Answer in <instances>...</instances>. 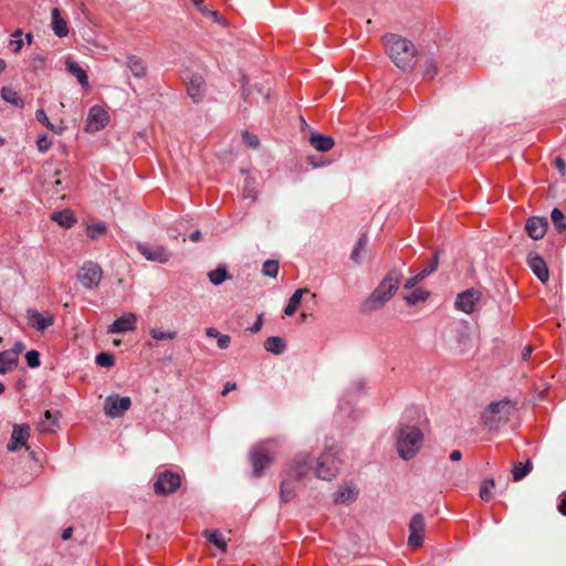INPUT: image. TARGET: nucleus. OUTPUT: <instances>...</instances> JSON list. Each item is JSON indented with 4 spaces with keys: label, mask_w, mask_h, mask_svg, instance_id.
I'll use <instances>...</instances> for the list:
<instances>
[{
    "label": "nucleus",
    "mask_w": 566,
    "mask_h": 566,
    "mask_svg": "<svg viewBox=\"0 0 566 566\" xmlns=\"http://www.w3.org/2000/svg\"><path fill=\"white\" fill-rule=\"evenodd\" d=\"M312 469V461L308 454H297L284 469L282 473L280 499L289 503L296 496L295 483L305 478Z\"/></svg>",
    "instance_id": "1"
},
{
    "label": "nucleus",
    "mask_w": 566,
    "mask_h": 566,
    "mask_svg": "<svg viewBox=\"0 0 566 566\" xmlns=\"http://www.w3.org/2000/svg\"><path fill=\"white\" fill-rule=\"evenodd\" d=\"M382 41L397 67L403 71L412 70L416 64L417 50L411 41L394 33L386 34Z\"/></svg>",
    "instance_id": "2"
},
{
    "label": "nucleus",
    "mask_w": 566,
    "mask_h": 566,
    "mask_svg": "<svg viewBox=\"0 0 566 566\" xmlns=\"http://www.w3.org/2000/svg\"><path fill=\"white\" fill-rule=\"evenodd\" d=\"M423 434L416 426H402L396 433V449L399 457L410 460L416 457L422 447Z\"/></svg>",
    "instance_id": "3"
},
{
    "label": "nucleus",
    "mask_w": 566,
    "mask_h": 566,
    "mask_svg": "<svg viewBox=\"0 0 566 566\" xmlns=\"http://www.w3.org/2000/svg\"><path fill=\"white\" fill-rule=\"evenodd\" d=\"M401 276L402 275L399 271H391L365 302V310L376 311L389 301V298L397 292Z\"/></svg>",
    "instance_id": "4"
},
{
    "label": "nucleus",
    "mask_w": 566,
    "mask_h": 566,
    "mask_svg": "<svg viewBox=\"0 0 566 566\" xmlns=\"http://www.w3.org/2000/svg\"><path fill=\"white\" fill-rule=\"evenodd\" d=\"M515 409V405L510 399L492 401L483 410L481 419L485 427L491 430L497 429L506 423Z\"/></svg>",
    "instance_id": "5"
},
{
    "label": "nucleus",
    "mask_w": 566,
    "mask_h": 566,
    "mask_svg": "<svg viewBox=\"0 0 566 566\" xmlns=\"http://www.w3.org/2000/svg\"><path fill=\"white\" fill-rule=\"evenodd\" d=\"M276 440L270 439L260 442L250 451L253 476H262L264 469L272 464Z\"/></svg>",
    "instance_id": "6"
},
{
    "label": "nucleus",
    "mask_w": 566,
    "mask_h": 566,
    "mask_svg": "<svg viewBox=\"0 0 566 566\" xmlns=\"http://www.w3.org/2000/svg\"><path fill=\"white\" fill-rule=\"evenodd\" d=\"M342 461L337 452L333 449H327L317 459L314 470L316 478L325 481L334 479L340 469Z\"/></svg>",
    "instance_id": "7"
},
{
    "label": "nucleus",
    "mask_w": 566,
    "mask_h": 566,
    "mask_svg": "<svg viewBox=\"0 0 566 566\" xmlns=\"http://www.w3.org/2000/svg\"><path fill=\"white\" fill-rule=\"evenodd\" d=\"M103 276L102 268L93 262L87 261L78 269L76 279L80 284L86 290H94L98 287Z\"/></svg>",
    "instance_id": "8"
},
{
    "label": "nucleus",
    "mask_w": 566,
    "mask_h": 566,
    "mask_svg": "<svg viewBox=\"0 0 566 566\" xmlns=\"http://www.w3.org/2000/svg\"><path fill=\"white\" fill-rule=\"evenodd\" d=\"M181 484V479L178 473L171 471H163L158 474L154 484L155 493L158 495H167L176 492Z\"/></svg>",
    "instance_id": "9"
},
{
    "label": "nucleus",
    "mask_w": 566,
    "mask_h": 566,
    "mask_svg": "<svg viewBox=\"0 0 566 566\" xmlns=\"http://www.w3.org/2000/svg\"><path fill=\"white\" fill-rule=\"evenodd\" d=\"M137 251L148 261L165 264L171 258V252L163 245L138 242Z\"/></svg>",
    "instance_id": "10"
},
{
    "label": "nucleus",
    "mask_w": 566,
    "mask_h": 566,
    "mask_svg": "<svg viewBox=\"0 0 566 566\" xmlns=\"http://www.w3.org/2000/svg\"><path fill=\"white\" fill-rule=\"evenodd\" d=\"M132 400L129 397H120L118 395H109L104 400V412L109 418H119L130 408Z\"/></svg>",
    "instance_id": "11"
},
{
    "label": "nucleus",
    "mask_w": 566,
    "mask_h": 566,
    "mask_svg": "<svg viewBox=\"0 0 566 566\" xmlns=\"http://www.w3.org/2000/svg\"><path fill=\"white\" fill-rule=\"evenodd\" d=\"M424 527L426 523L423 515L421 513L415 514L409 522L408 545L411 548L417 549L422 545Z\"/></svg>",
    "instance_id": "12"
},
{
    "label": "nucleus",
    "mask_w": 566,
    "mask_h": 566,
    "mask_svg": "<svg viewBox=\"0 0 566 566\" xmlns=\"http://www.w3.org/2000/svg\"><path fill=\"white\" fill-rule=\"evenodd\" d=\"M108 120L109 116L107 111L99 105H94L88 112L85 130L87 133H96L103 129L107 125Z\"/></svg>",
    "instance_id": "13"
},
{
    "label": "nucleus",
    "mask_w": 566,
    "mask_h": 566,
    "mask_svg": "<svg viewBox=\"0 0 566 566\" xmlns=\"http://www.w3.org/2000/svg\"><path fill=\"white\" fill-rule=\"evenodd\" d=\"M480 297L481 293L478 290H465L464 292L458 294L454 302V307L460 312L471 314L474 311Z\"/></svg>",
    "instance_id": "14"
},
{
    "label": "nucleus",
    "mask_w": 566,
    "mask_h": 566,
    "mask_svg": "<svg viewBox=\"0 0 566 566\" xmlns=\"http://www.w3.org/2000/svg\"><path fill=\"white\" fill-rule=\"evenodd\" d=\"M54 315L50 312H39L35 308L27 311V319L32 328L38 332H44L54 324Z\"/></svg>",
    "instance_id": "15"
},
{
    "label": "nucleus",
    "mask_w": 566,
    "mask_h": 566,
    "mask_svg": "<svg viewBox=\"0 0 566 566\" xmlns=\"http://www.w3.org/2000/svg\"><path fill=\"white\" fill-rule=\"evenodd\" d=\"M137 324V316L132 313L127 312L123 314L120 317L115 319L107 328L108 334H117V333H125V332H133L136 329Z\"/></svg>",
    "instance_id": "16"
},
{
    "label": "nucleus",
    "mask_w": 566,
    "mask_h": 566,
    "mask_svg": "<svg viewBox=\"0 0 566 566\" xmlns=\"http://www.w3.org/2000/svg\"><path fill=\"white\" fill-rule=\"evenodd\" d=\"M188 96L195 102L199 103L206 95V81L199 74H192L187 83Z\"/></svg>",
    "instance_id": "17"
},
{
    "label": "nucleus",
    "mask_w": 566,
    "mask_h": 566,
    "mask_svg": "<svg viewBox=\"0 0 566 566\" xmlns=\"http://www.w3.org/2000/svg\"><path fill=\"white\" fill-rule=\"evenodd\" d=\"M29 437H30V426L29 424H14L10 441L7 446L8 450L11 452H14L18 449H20L21 447H24Z\"/></svg>",
    "instance_id": "18"
},
{
    "label": "nucleus",
    "mask_w": 566,
    "mask_h": 566,
    "mask_svg": "<svg viewBox=\"0 0 566 566\" xmlns=\"http://www.w3.org/2000/svg\"><path fill=\"white\" fill-rule=\"evenodd\" d=\"M548 222L543 217H530L525 223V230L533 240L542 239L547 231Z\"/></svg>",
    "instance_id": "19"
},
{
    "label": "nucleus",
    "mask_w": 566,
    "mask_h": 566,
    "mask_svg": "<svg viewBox=\"0 0 566 566\" xmlns=\"http://www.w3.org/2000/svg\"><path fill=\"white\" fill-rule=\"evenodd\" d=\"M527 264L541 282L545 283L548 281L549 272L542 256L533 253L528 254Z\"/></svg>",
    "instance_id": "20"
},
{
    "label": "nucleus",
    "mask_w": 566,
    "mask_h": 566,
    "mask_svg": "<svg viewBox=\"0 0 566 566\" xmlns=\"http://www.w3.org/2000/svg\"><path fill=\"white\" fill-rule=\"evenodd\" d=\"M358 496V489L353 483H346L335 492L334 502L337 504L348 505L356 501Z\"/></svg>",
    "instance_id": "21"
},
{
    "label": "nucleus",
    "mask_w": 566,
    "mask_h": 566,
    "mask_svg": "<svg viewBox=\"0 0 566 566\" xmlns=\"http://www.w3.org/2000/svg\"><path fill=\"white\" fill-rule=\"evenodd\" d=\"M242 90L244 99L251 104L259 103L260 99H262V102H266L268 99V90H263V87H259L258 85L248 86L243 84Z\"/></svg>",
    "instance_id": "22"
},
{
    "label": "nucleus",
    "mask_w": 566,
    "mask_h": 566,
    "mask_svg": "<svg viewBox=\"0 0 566 566\" xmlns=\"http://www.w3.org/2000/svg\"><path fill=\"white\" fill-rule=\"evenodd\" d=\"M52 15V30L59 38H64L69 34L66 21L61 17L60 10L54 8L51 12Z\"/></svg>",
    "instance_id": "23"
},
{
    "label": "nucleus",
    "mask_w": 566,
    "mask_h": 566,
    "mask_svg": "<svg viewBox=\"0 0 566 566\" xmlns=\"http://www.w3.org/2000/svg\"><path fill=\"white\" fill-rule=\"evenodd\" d=\"M65 66L69 73L74 75L77 82L84 87H88V76L84 69H82L76 62L67 60Z\"/></svg>",
    "instance_id": "24"
},
{
    "label": "nucleus",
    "mask_w": 566,
    "mask_h": 566,
    "mask_svg": "<svg viewBox=\"0 0 566 566\" xmlns=\"http://www.w3.org/2000/svg\"><path fill=\"white\" fill-rule=\"evenodd\" d=\"M310 143L318 151H328L334 146V140L332 137L321 134H312L310 137Z\"/></svg>",
    "instance_id": "25"
},
{
    "label": "nucleus",
    "mask_w": 566,
    "mask_h": 566,
    "mask_svg": "<svg viewBox=\"0 0 566 566\" xmlns=\"http://www.w3.org/2000/svg\"><path fill=\"white\" fill-rule=\"evenodd\" d=\"M308 293H310L308 289L296 290L290 297V300L284 308V314L287 316L293 315L296 312L298 305L301 304L303 295L308 294Z\"/></svg>",
    "instance_id": "26"
},
{
    "label": "nucleus",
    "mask_w": 566,
    "mask_h": 566,
    "mask_svg": "<svg viewBox=\"0 0 566 566\" xmlns=\"http://www.w3.org/2000/svg\"><path fill=\"white\" fill-rule=\"evenodd\" d=\"M51 219L63 228H71L75 224L76 218L70 210H63L52 213Z\"/></svg>",
    "instance_id": "27"
},
{
    "label": "nucleus",
    "mask_w": 566,
    "mask_h": 566,
    "mask_svg": "<svg viewBox=\"0 0 566 566\" xmlns=\"http://www.w3.org/2000/svg\"><path fill=\"white\" fill-rule=\"evenodd\" d=\"M264 348L271 354L281 355L285 350L286 345L283 338L279 336H271L265 339Z\"/></svg>",
    "instance_id": "28"
},
{
    "label": "nucleus",
    "mask_w": 566,
    "mask_h": 566,
    "mask_svg": "<svg viewBox=\"0 0 566 566\" xmlns=\"http://www.w3.org/2000/svg\"><path fill=\"white\" fill-rule=\"evenodd\" d=\"M57 427V419L52 415L50 410L44 412V418L40 420L36 428L40 432H53Z\"/></svg>",
    "instance_id": "29"
},
{
    "label": "nucleus",
    "mask_w": 566,
    "mask_h": 566,
    "mask_svg": "<svg viewBox=\"0 0 566 566\" xmlns=\"http://www.w3.org/2000/svg\"><path fill=\"white\" fill-rule=\"evenodd\" d=\"M126 66L129 69V71L133 73L135 77H143L146 74V66L144 62L135 55H130L127 57Z\"/></svg>",
    "instance_id": "30"
},
{
    "label": "nucleus",
    "mask_w": 566,
    "mask_h": 566,
    "mask_svg": "<svg viewBox=\"0 0 566 566\" xmlns=\"http://www.w3.org/2000/svg\"><path fill=\"white\" fill-rule=\"evenodd\" d=\"M17 366L15 354L11 352L0 353V375L12 370Z\"/></svg>",
    "instance_id": "31"
},
{
    "label": "nucleus",
    "mask_w": 566,
    "mask_h": 566,
    "mask_svg": "<svg viewBox=\"0 0 566 566\" xmlns=\"http://www.w3.org/2000/svg\"><path fill=\"white\" fill-rule=\"evenodd\" d=\"M1 97L7 102L10 103L19 108H22L24 106L23 99L20 97L19 93L11 88V87H2L1 90Z\"/></svg>",
    "instance_id": "32"
},
{
    "label": "nucleus",
    "mask_w": 566,
    "mask_h": 566,
    "mask_svg": "<svg viewBox=\"0 0 566 566\" xmlns=\"http://www.w3.org/2000/svg\"><path fill=\"white\" fill-rule=\"evenodd\" d=\"M206 538L212 543L216 547H218L222 553L227 551V542L222 535V533L218 530L205 531Z\"/></svg>",
    "instance_id": "33"
},
{
    "label": "nucleus",
    "mask_w": 566,
    "mask_h": 566,
    "mask_svg": "<svg viewBox=\"0 0 566 566\" xmlns=\"http://www.w3.org/2000/svg\"><path fill=\"white\" fill-rule=\"evenodd\" d=\"M533 468L532 461L527 460L524 464L518 462L515 463L512 470L513 480L521 481L524 476H526Z\"/></svg>",
    "instance_id": "34"
},
{
    "label": "nucleus",
    "mask_w": 566,
    "mask_h": 566,
    "mask_svg": "<svg viewBox=\"0 0 566 566\" xmlns=\"http://www.w3.org/2000/svg\"><path fill=\"white\" fill-rule=\"evenodd\" d=\"M429 293L421 289H416L412 292L405 294L403 300L408 305H416L419 302H423L428 298Z\"/></svg>",
    "instance_id": "35"
},
{
    "label": "nucleus",
    "mask_w": 566,
    "mask_h": 566,
    "mask_svg": "<svg viewBox=\"0 0 566 566\" xmlns=\"http://www.w3.org/2000/svg\"><path fill=\"white\" fill-rule=\"evenodd\" d=\"M552 221L558 233H563L566 230L565 216L562 210L554 208L551 213Z\"/></svg>",
    "instance_id": "36"
},
{
    "label": "nucleus",
    "mask_w": 566,
    "mask_h": 566,
    "mask_svg": "<svg viewBox=\"0 0 566 566\" xmlns=\"http://www.w3.org/2000/svg\"><path fill=\"white\" fill-rule=\"evenodd\" d=\"M149 334L155 340H172L177 337L175 331H163L160 328H150Z\"/></svg>",
    "instance_id": "37"
},
{
    "label": "nucleus",
    "mask_w": 566,
    "mask_h": 566,
    "mask_svg": "<svg viewBox=\"0 0 566 566\" xmlns=\"http://www.w3.org/2000/svg\"><path fill=\"white\" fill-rule=\"evenodd\" d=\"M208 277L213 285H219L227 280V270L224 266H219L216 270L210 271L208 273Z\"/></svg>",
    "instance_id": "38"
},
{
    "label": "nucleus",
    "mask_w": 566,
    "mask_h": 566,
    "mask_svg": "<svg viewBox=\"0 0 566 566\" xmlns=\"http://www.w3.org/2000/svg\"><path fill=\"white\" fill-rule=\"evenodd\" d=\"M29 66L31 71H44L46 67V59L42 54H33L29 59Z\"/></svg>",
    "instance_id": "39"
},
{
    "label": "nucleus",
    "mask_w": 566,
    "mask_h": 566,
    "mask_svg": "<svg viewBox=\"0 0 566 566\" xmlns=\"http://www.w3.org/2000/svg\"><path fill=\"white\" fill-rule=\"evenodd\" d=\"M368 243V238L366 234H361L360 238L358 239L357 243L355 244L353 251H352V254H350V259L358 263L360 261V253L361 251L365 249V247L367 245Z\"/></svg>",
    "instance_id": "40"
},
{
    "label": "nucleus",
    "mask_w": 566,
    "mask_h": 566,
    "mask_svg": "<svg viewBox=\"0 0 566 566\" xmlns=\"http://www.w3.org/2000/svg\"><path fill=\"white\" fill-rule=\"evenodd\" d=\"M495 486L493 479H486L483 481L480 488V497L481 500L488 502L492 499V491Z\"/></svg>",
    "instance_id": "41"
},
{
    "label": "nucleus",
    "mask_w": 566,
    "mask_h": 566,
    "mask_svg": "<svg viewBox=\"0 0 566 566\" xmlns=\"http://www.w3.org/2000/svg\"><path fill=\"white\" fill-rule=\"evenodd\" d=\"M106 231V226L104 222H95L87 227L86 234L88 238L95 240L99 238L102 234H104Z\"/></svg>",
    "instance_id": "42"
},
{
    "label": "nucleus",
    "mask_w": 566,
    "mask_h": 566,
    "mask_svg": "<svg viewBox=\"0 0 566 566\" xmlns=\"http://www.w3.org/2000/svg\"><path fill=\"white\" fill-rule=\"evenodd\" d=\"M262 273L270 277H276L279 273V262L275 260H268L262 265Z\"/></svg>",
    "instance_id": "43"
},
{
    "label": "nucleus",
    "mask_w": 566,
    "mask_h": 566,
    "mask_svg": "<svg viewBox=\"0 0 566 566\" xmlns=\"http://www.w3.org/2000/svg\"><path fill=\"white\" fill-rule=\"evenodd\" d=\"M438 264H439V258H438V254H433V256L431 258V260L429 261L428 265L424 266L419 273H420V277H423L426 279L428 275H430L431 273H433L437 268H438Z\"/></svg>",
    "instance_id": "44"
},
{
    "label": "nucleus",
    "mask_w": 566,
    "mask_h": 566,
    "mask_svg": "<svg viewBox=\"0 0 566 566\" xmlns=\"http://www.w3.org/2000/svg\"><path fill=\"white\" fill-rule=\"evenodd\" d=\"M95 363L101 367L109 368L114 365L115 360L111 354L99 353L95 357Z\"/></svg>",
    "instance_id": "45"
},
{
    "label": "nucleus",
    "mask_w": 566,
    "mask_h": 566,
    "mask_svg": "<svg viewBox=\"0 0 566 566\" xmlns=\"http://www.w3.org/2000/svg\"><path fill=\"white\" fill-rule=\"evenodd\" d=\"M25 360L29 367L36 368L40 366V354L38 350H29L25 354Z\"/></svg>",
    "instance_id": "46"
},
{
    "label": "nucleus",
    "mask_w": 566,
    "mask_h": 566,
    "mask_svg": "<svg viewBox=\"0 0 566 566\" xmlns=\"http://www.w3.org/2000/svg\"><path fill=\"white\" fill-rule=\"evenodd\" d=\"M35 118L39 123L43 124L48 129L55 130V125L52 124L43 109L35 112Z\"/></svg>",
    "instance_id": "47"
},
{
    "label": "nucleus",
    "mask_w": 566,
    "mask_h": 566,
    "mask_svg": "<svg viewBox=\"0 0 566 566\" xmlns=\"http://www.w3.org/2000/svg\"><path fill=\"white\" fill-rule=\"evenodd\" d=\"M36 146H38L39 151L45 153L52 146V142L46 135H42L38 138Z\"/></svg>",
    "instance_id": "48"
},
{
    "label": "nucleus",
    "mask_w": 566,
    "mask_h": 566,
    "mask_svg": "<svg viewBox=\"0 0 566 566\" xmlns=\"http://www.w3.org/2000/svg\"><path fill=\"white\" fill-rule=\"evenodd\" d=\"M437 74V65L433 60H427L424 63L423 75L427 77H433Z\"/></svg>",
    "instance_id": "49"
},
{
    "label": "nucleus",
    "mask_w": 566,
    "mask_h": 566,
    "mask_svg": "<svg viewBox=\"0 0 566 566\" xmlns=\"http://www.w3.org/2000/svg\"><path fill=\"white\" fill-rule=\"evenodd\" d=\"M243 140L249 147L255 148L259 146V138L253 134L244 133Z\"/></svg>",
    "instance_id": "50"
},
{
    "label": "nucleus",
    "mask_w": 566,
    "mask_h": 566,
    "mask_svg": "<svg viewBox=\"0 0 566 566\" xmlns=\"http://www.w3.org/2000/svg\"><path fill=\"white\" fill-rule=\"evenodd\" d=\"M231 344V337L229 335H222L217 338V345L220 349H227Z\"/></svg>",
    "instance_id": "51"
},
{
    "label": "nucleus",
    "mask_w": 566,
    "mask_h": 566,
    "mask_svg": "<svg viewBox=\"0 0 566 566\" xmlns=\"http://www.w3.org/2000/svg\"><path fill=\"white\" fill-rule=\"evenodd\" d=\"M422 280H423V277H420V273H418L417 275H415V276L410 277L409 280H407V282L405 283V289L406 290H411Z\"/></svg>",
    "instance_id": "52"
},
{
    "label": "nucleus",
    "mask_w": 566,
    "mask_h": 566,
    "mask_svg": "<svg viewBox=\"0 0 566 566\" xmlns=\"http://www.w3.org/2000/svg\"><path fill=\"white\" fill-rule=\"evenodd\" d=\"M24 349V344L22 342H17L12 349H10L9 352L11 353H14L15 354V360L18 361V355Z\"/></svg>",
    "instance_id": "53"
},
{
    "label": "nucleus",
    "mask_w": 566,
    "mask_h": 566,
    "mask_svg": "<svg viewBox=\"0 0 566 566\" xmlns=\"http://www.w3.org/2000/svg\"><path fill=\"white\" fill-rule=\"evenodd\" d=\"M555 166L560 171L562 175H565L566 163L564 159H562L560 157L556 158Z\"/></svg>",
    "instance_id": "54"
},
{
    "label": "nucleus",
    "mask_w": 566,
    "mask_h": 566,
    "mask_svg": "<svg viewBox=\"0 0 566 566\" xmlns=\"http://www.w3.org/2000/svg\"><path fill=\"white\" fill-rule=\"evenodd\" d=\"M10 45L13 46L14 52H19L23 46L22 39H13L10 41Z\"/></svg>",
    "instance_id": "55"
},
{
    "label": "nucleus",
    "mask_w": 566,
    "mask_h": 566,
    "mask_svg": "<svg viewBox=\"0 0 566 566\" xmlns=\"http://www.w3.org/2000/svg\"><path fill=\"white\" fill-rule=\"evenodd\" d=\"M206 335L210 338H218L220 336V333L214 327H208L206 328Z\"/></svg>",
    "instance_id": "56"
},
{
    "label": "nucleus",
    "mask_w": 566,
    "mask_h": 566,
    "mask_svg": "<svg viewBox=\"0 0 566 566\" xmlns=\"http://www.w3.org/2000/svg\"><path fill=\"white\" fill-rule=\"evenodd\" d=\"M237 388V385L234 382H227L223 387L222 395L226 396L230 391L234 390Z\"/></svg>",
    "instance_id": "57"
},
{
    "label": "nucleus",
    "mask_w": 566,
    "mask_h": 566,
    "mask_svg": "<svg viewBox=\"0 0 566 566\" xmlns=\"http://www.w3.org/2000/svg\"><path fill=\"white\" fill-rule=\"evenodd\" d=\"M532 352H533V347L532 346L524 347V349L522 350V358H523V360H527L531 357Z\"/></svg>",
    "instance_id": "58"
},
{
    "label": "nucleus",
    "mask_w": 566,
    "mask_h": 566,
    "mask_svg": "<svg viewBox=\"0 0 566 566\" xmlns=\"http://www.w3.org/2000/svg\"><path fill=\"white\" fill-rule=\"evenodd\" d=\"M261 326H262V317L260 316V317L256 319V322L253 324V326H252V327H250V331H251L252 333H256V332H259V331L261 329Z\"/></svg>",
    "instance_id": "59"
},
{
    "label": "nucleus",
    "mask_w": 566,
    "mask_h": 566,
    "mask_svg": "<svg viewBox=\"0 0 566 566\" xmlns=\"http://www.w3.org/2000/svg\"><path fill=\"white\" fill-rule=\"evenodd\" d=\"M461 458H462V453H461V451H459V450H453V451L450 453V460H451V461H459V460H461Z\"/></svg>",
    "instance_id": "60"
},
{
    "label": "nucleus",
    "mask_w": 566,
    "mask_h": 566,
    "mask_svg": "<svg viewBox=\"0 0 566 566\" xmlns=\"http://www.w3.org/2000/svg\"><path fill=\"white\" fill-rule=\"evenodd\" d=\"M72 534H73V528H72V527H67V528H65V530L63 531V533H62V538H63L64 541H66V539H69V538H71V537H72Z\"/></svg>",
    "instance_id": "61"
},
{
    "label": "nucleus",
    "mask_w": 566,
    "mask_h": 566,
    "mask_svg": "<svg viewBox=\"0 0 566 566\" xmlns=\"http://www.w3.org/2000/svg\"><path fill=\"white\" fill-rule=\"evenodd\" d=\"M189 238L192 242H198L201 238V232L199 230H196L190 234Z\"/></svg>",
    "instance_id": "62"
},
{
    "label": "nucleus",
    "mask_w": 566,
    "mask_h": 566,
    "mask_svg": "<svg viewBox=\"0 0 566 566\" xmlns=\"http://www.w3.org/2000/svg\"><path fill=\"white\" fill-rule=\"evenodd\" d=\"M558 510L563 515H566V497L562 499Z\"/></svg>",
    "instance_id": "63"
},
{
    "label": "nucleus",
    "mask_w": 566,
    "mask_h": 566,
    "mask_svg": "<svg viewBox=\"0 0 566 566\" xmlns=\"http://www.w3.org/2000/svg\"><path fill=\"white\" fill-rule=\"evenodd\" d=\"M22 34H23L22 30L18 29V30H15V31L12 33V38H13V39H21Z\"/></svg>",
    "instance_id": "64"
}]
</instances>
